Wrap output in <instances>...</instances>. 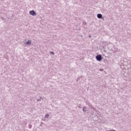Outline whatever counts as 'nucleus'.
I'll list each match as a JSON object with an SVG mask.
<instances>
[{
    "label": "nucleus",
    "mask_w": 131,
    "mask_h": 131,
    "mask_svg": "<svg viewBox=\"0 0 131 131\" xmlns=\"http://www.w3.org/2000/svg\"><path fill=\"white\" fill-rule=\"evenodd\" d=\"M96 60H97V61H102V55H98L96 56Z\"/></svg>",
    "instance_id": "obj_1"
},
{
    "label": "nucleus",
    "mask_w": 131,
    "mask_h": 131,
    "mask_svg": "<svg viewBox=\"0 0 131 131\" xmlns=\"http://www.w3.org/2000/svg\"><path fill=\"white\" fill-rule=\"evenodd\" d=\"M97 17L98 18V19H101V18H102V14H97Z\"/></svg>",
    "instance_id": "obj_3"
},
{
    "label": "nucleus",
    "mask_w": 131,
    "mask_h": 131,
    "mask_svg": "<svg viewBox=\"0 0 131 131\" xmlns=\"http://www.w3.org/2000/svg\"><path fill=\"white\" fill-rule=\"evenodd\" d=\"M51 54H53V55H54V52H51Z\"/></svg>",
    "instance_id": "obj_7"
},
{
    "label": "nucleus",
    "mask_w": 131,
    "mask_h": 131,
    "mask_svg": "<svg viewBox=\"0 0 131 131\" xmlns=\"http://www.w3.org/2000/svg\"><path fill=\"white\" fill-rule=\"evenodd\" d=\"M48 116H49V114H47V115H45V117L47 118Z\"/></svg>",
    "instance_id": "obj_5"
},
{
    "label": "nucleus",
    "mask_w": 131,
    "mask_h": 131,
    "mask_svg": "<svg viewBox=\"0 0 131 131\" xmlns=\"http://www.w3.org/2000/svg\"><path fill=\"white\" fill-rule=\"evenodd\" d=\"M29 13L30 14V15H32V16H36V13L33 10L30 11L29 12Z\"/></svg>",
    "instance_id": "obj_2"
},
{
    "label": "nucleus",
    "mask_w": 131,
    "mask_h": 131,
    "mask_svg": "<svg viewBox=\"0 0 131 131\" xmlns=\"http://www.w3.org/2000/svg\"><path fill=\"white\" fill-rule=\"evenodd\" d=\"M30 43H31V41L28 40L26 44L27 45H30Z\"/></svg>",
    "instance_id": "obj_4"
},
{
    "label": "nucleus",
    "mask_w": 131,
    "mask_h": 131,
    "mask_svg": "<svg viewBox=\"0 0 131 131\" xmlns=\"http://www.w3.org/2000/svg\"><path fill=\"white\" fill-rule=\"evenodd\" d=\"M84 109H85V107H83V111L84 112H85V111H84Z\"/></svg>",
    "instance_id": "obj_6"
}]
</instances>
